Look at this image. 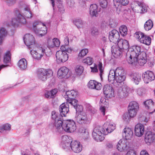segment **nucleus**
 Segmentation results:
<instances>
[{
	"mask_svg": "<svg viewBox=\"0 0 155 155\" xmlns=\"http://www.w3.org/2000/svg\"><path fill=\"white\" fill-rule=\"evenodd\" d=\"M128 63L136 67L143 65L147 62V56L144 51H141V48L133 46L127 51L126 56Z\"/></svg>",
	"mask_w": 155,
	"mask_h": 155,
	"instance_id": "obj_1",
	"label": "nucleus"
},
{
	"mask_svg": "<svg viewBox=\"0 0 155 155\" xmlns=\"http://www.w3.org/2000/svg\"><path fill=\"white\" fill-rule=\"evenodd\" d=\"M103 128L97 125L95 127L92 133L94 139L97 141H101L104 139V135L111 133L116 128L115 124L111 121H107L104 123Z\"/></svg>",
	"mask_w": 155,
	"mask_h": 155,
	"instance_id": "obj_2",
	"label": "nucleus"
},
{
	"mask_svg": "<svg viewBox=\"0 0 155 155\" xmlns=\"http://www.w3.org/2000/svg\"><path fill=\"white\" fill-rule=\"evenodd\" d=\"M38 45H36L32 48H29L30 52L33 58L39 60L42 58L45 54L47 56L48 54L46 52L47 49L45 50L42 47H38Z\"/></svg>",
	"mask_w": 155,
	"mask_h": 155,
	"instance_id": "obj_3",
	"label": "nucleus"
},
{
	"mask_svg": "<svg viewBox=\"0 0 155 155\" xmlns=\"http://www.w3.org/2000/svg\"><path fill=\"white\" fill-rule=\"evenodd\" d=\"M32 29L35 33L42 37L46 33L47 28L41 22L35 21L33 24Z\"/></svg>",
	"mask_w": 155,
	"mask_h": 155,
	"instance_id": "obj_4",
	"label": "nucleus"
},
{
	"mask_svg": "<svg viewBox=\"0 0 155 155\" xmlns=\"http://www.w3.org/2000/svg\"><path fill=\"white\" fill-rule=\"evenodd\" d=\"M16 18H13L11 21V24L14 27L18 26L19 23L25 24L26 20L24 17L20 12L18 9L16 8L14 11Z\"/></svg>",
	"mask_w": 155,
	"mask_h": 155,
	"instance_id": "obj_5",
	"label": "nucleus"
},
{
	"mask_svg": "<svg viewBox=\"0 0 155 155\" xmlns=\"http://www.w3.org/2000/svg\"><path fill=\"white\" fill-rule=\"evenodd\" d=\"M53 72L50 69L40 68L37 72V75L38 78L43 81H46L47 79L53 75Z\"/></svg>",
	"mask_w": 155,
	"mask_h": 155,
	"instance_id": "obj_6",
	"label": "nucleus"
},
{
	"mask_svg": "<svg viewBox=\"0 0 155 155\" xmlns=\"http://www.w3.org/2000/svg\"><path fill=\"white\" fill-rule=\"evenodd\" d=\"M76 121L79 124L85 125L90 124L91 117L84 112H81L78 114L75 117Z\"/></svg>",
	"mask_w": 155,
	"mask_h": 155,
	"instance_id": "obj_7",
	"label": "nucleus"
},
{
	"mask_svg": "<svg viewBox=\"0 0 155 155\" xmlns=\"http://www.w3.org/2000/svg\"><path fill=\"white\" fill-rule=\"evenodd\" d=\"M76 125L74 120H68L64 121L63 130L68 133H73L76 130Z\"/></svg>",
	"mask_w": 155,
	"mask_h": 155,
	"instance_id": "obj_8",
	"label": "nucleus"
},
{
	"mask_svg": "<svg viewBox=\"0 0 155 155\" xmlns=\"http://www.w3.org/2000/svg\"><path fill=\"white\" fill-rule=\"evenodd\" d=\"M115 76L122 77L126 76L124 70L120 68H117L115 70H111L108 76V81L113 82L115 80Z\"/></svg>",
	"mask_w": 155,
	"mask_h": 155,
	"instance_id": "obj_9",
	"label": "nucleus"
},
{
	"mask_svg": "<svg viewBox=\"0 0 155 155\" xmlns=\"http://www.w3.org/2000/svg\"><path fill=\"white\" fill-rule=\"evenodd\" d=\"M135 36L138 38L139 41L141 43L147 45H149L151 44V38L142 32H136L135 34Z\"/></svg>",
	"mask_w": 155,
	"mask_h": 155,
	"instance_id": "obj_10",
	"label": "nucleus"
},
{
	"mask_svg": "<svg viewBox=\"0 0 155 155\" xmlns=\"http://www.w3.org/2000/svg\"><path fill=\"white\" fill-rule=\"evenodd\" d=\"M24 41L25 45L29 48H32L38 44L35 43L33 36L30 34H26L24 37Z\"/></svg>",
	"mask_w": 155,
	"mask_h": 155,
	"instance_id": "obj_11",
	"label": "nucleus"
},
{
	"mask_svg": "<svg viewBox=\"0 0 155 155\" xmlns=\"http://www.w3.org/2000/svg\"><path fill=\"white\" fill-rule=\"evenodd\" d=\"M20 5L23 8L21 12L24 17L28 18H31L32 16V12L31 11L29 5H26L25 2H21L19 3Z\"/></svg>",
	"mask_w": 155,
	"mask_h": 155,
	"instance_id": "obj_12",
	"label": "nucleus"
},
{
	"mask_svg": "<svg viewBox=\"0 0 155 155\" xmlns=\"http://www.w3.org/2000/svg\"><path fill=\"white\" fill-rule=\"evenodd\" d=\"M117 87V94L119 97L123 98L128 95L129 89L126 85H122Z\"/></svg>",
	"mask_w": 155,
	"mask_h": 155,
	"instance_id": "obj_13",
	"label": "nucleus"
},
{
	"mask_svg": "<svg viewBox=\"0 0 155 155\" xmlns=\"http://www.w3.org/2000/svg\"><path fill=\"white\" fill-rule=\"evenodd\" d=\"M57 61L58 63L64 62L68 60V55L67 53L64 51H58L57 52L56 54Z\"/></svg>",
	"mask_w": 155,
	"mask_h": 155,
	"instance_id": "obj_14",
	"label": "nucleus"
},
{
	"mask_svg": "<svg viewBox=\"0 0 155 155\" xmlns=\"http://www.w3.org/2000/svg\"><path fill=\"white\" fill-rule=\"evenodd\" d=\"M142 78L145 83L147 84L154 80L155 76L152 71H147L143 74Z\"/></svg>",
	"mask_w": 155,
	"mask_h": 155,
	"instance_id": "obj_15",
	"label": "nucleus"
},
{
	"mask_svg": "<svg viewBox=\"0 0 155 155\" xmlns=\"http://www.w3.org/2000/svg\"><path fill=\"white\" fill-rule=\"evenodd\" d=\"M62 119H61L57 120L53 122V129L55 131L58 133L63 132V123L64 121Z\"/></svg>",
	"mask_w": 155,
	"mask_h": 155,
	"instance_id": "obj_16",
	"label": "nucleus"
},
{
	"mask_svg": "<svg viewBox=\"0 0 155 155\" xmlns=\"http://www.w3.org/2000/svg\"><path fill=\"white\" fill-rule=\"evenodd\" d=\"M108 37L110 42L116 43L119 41L120 35L118 31L115 29H113L109 32Z\"/></svg>",
	"mask_w": 155,
	"mask_h": 155,
	"instance_id": "obj_17",
	"label": "nucleus"
},
{
	"mask_svg": "<svg viewBox=\"0 0 155 155\" xmlns=\"http://www.w3.org/2000/svg\"><path fill=\"white\" fill-rule=\"evenodd\" d=\"M128 142L124 139H120L118 142L117 145V149L120 152L124 151L127 150Z\"/></svg>",
	"mask_w": 155,
	"mask_h": 155,
	"instance_id": "obj_18",
	"label": "nucleus"
},
{
	"mask_svg": "<svg viewBox=\"0 0 155 155\" xmlns=\"http://www.w3.org/2000/svg\"><path fill=\"white\" fill-rule=\"evenodd\" d=\"M70 146L72 150L74 153H79L82 150V146L80 142L77 141H72Z\"/></svg>",
	"mask_w": 155,
	"mask_h": 155,
	"instance_id": "obj_19",
	"label": "nucleus"
},
{
	"mask_svg": "<svg viewBox=\"0 0 155 155\" xmlns=\"http://www.w3.org/2000/svg\"><path fill=\"white\" fill-rule=\"evenodd\" d=\"M103 93L107 97L110 98L114 97L113 87L108 84L104 86Z\"/></svg>",
	"mask_w": 155,
	"mask_h": 155,
	"instance_id": "obj_20",
	"label": "nucleus"
},
{
	"mask_svg": "<svg viewBox=\"0 0 155 155\" xmlns=\"http://www.w3.org/2000/svg\"><path fill=\"white\" fill-rule=\"evenodd\" d=\"M145 131L143 125L141 124H138L135 127L134 132L135 135L138 137H141L144 134Z\"/></svg>",
	"mask_w": 155,
	"mask_h": 155,
	"instance_id": "obj_21",
	"label": "nucleus"
},
{
	"mask_svg": "<svg viewBox=\"0 0 155 155\" xmlns=\"http://www.w3.org/2000/svg\"><path fill=\"white\" fill-rule=\"evenodd\" d=\"M100 9H98V6L96 4L91 5L90 7V15L91 17H97L98 15Z\"/></svg>",
	"mask_w": 155,
	"mask_h": 155,
	"instance_id": "obj_22",
	"label": "nucleus"
},
{
	"mask_svg": "<svg viewBox=\"0 0 155 155\" xmlns=\"http://www.w3.org/2000/svg\"><path fill=\"white\" fill-rule=\"evenodd\" d=\"M69 105L67 102L63 103L60 106L59 109L60 114L63 116H65V115L69 111Z\"/></svg>",
	"mask_w": 155,
	"mask_h": 155,
	"instance_id": "obj_23",
	"label": "nucleus"
},
{
	"mask_svg": "<svg viewBox=\"0 0 155 155\" xmlns=\"http://www.w3.org/2000/svg\"><path fill=\"white\" fill-rule=\"evenodd\" d=\"M117 45L120 49L122 50H127L130 48H129V45L128 41L126 40L120 39L117 42Z\"/></svg>",
	"mask_w": 155,
	"mask_h": 155,
	"instance_id": "obj_24",
	"label": "nucleus"
},
{
	"mask_svg": "<svg viewBox=\"0 0 155 155\" xmlns=\"http://www.w3.org/2000/svg\"><path fill=\"white\" fill-rule=\"evenodd\" d=\"M122 135L127 140H130L133 137V133L131 129L129 128H125L123 130Z\"/></svg>",
	"mask_w": 155,
	"mask_h": 155,
	"instance_id": "obj_25",
	"label": "nucleus"
},
{
	"mask_svg": "<svg viewBox=\"0 0 155 155\" xmlns=\"http://www.w3.org/2000/svg\"><path fill=\"white\" fill-rule=\"evenodd\" d=\"M123 51V50L119 48L118 46H113L111 48L112 54L115 58H118L121 55Z\"/></svg>",
	"mask_w": 155,
	"mask_h": 155,
	"instance_id": "obj_26",
	"label": "nucleus"
},
{
	"mask_svg": "<svg viewBox=\"0 0 155 155\" xmlns=\"http://www.w3.org/2000/svg\"><path fill=\"white\" fill-rule=\"evenodd\" d=\"M89 88L91 89H95L99 90L101 89V85L100 83L95 81L91 80L87 84Z\"/></svg>",
	"mask_w": 155,
	"mask_h": 155,
	"instance_id": "obj_27",
	"label": "nucleus"
},
{
	"mask_svg": "<svg viewBox=\"0 0 155 155\" xmlns=\"http://www.w3.org/2000/svg\"><path fill=\"white\" fill-rule=\"evenodd\" d=\"M71 141L69 137L67 135H64L61 137V145L64 148L70 146Z\"/></svg>",
	"mask_w": 155,
	"mask_h": 155,
	"instance_id": "obj_28",
	"label": "nucleus"
},
{
	"mask_svg": "<svg viewBox=\"0 0 155 155\" xmlns=\"http://www.w3.org/2000/svg\"><path fill=\"white\" fill-rule=\"evenodd\" d=\"M77 95V92L74 90L67 91L66 93V95L64 97L67 102H68L69 100L72 99L75 97Z\"/></svg>",
	"mask_w": 155,
	"mask_h": 155,
	"instance_id": "obj_29",
	"label": "nucleus"
},
{
	"mask_svg": "<svg viewBox=\"0 0 155 155\" xmlns=\"http://www.w3.org/2000/svg\"><path fill=\"white\" fill-rule=\"evenodd\" d=\"M68 70L65 67L61 68L58 71V75L59 78H62L65 77L67 74Z\"/></svg>",
	"mask_w": 155,
	"mask_h": 155,
	"instance_id": "obj_30",
	"label": "nucleus"
},
{
	"mask_svg": "<svg viewBox=\"0 0 155 155\" xmlns=\"http://www.w3.org/2000/svg\"><path fill=\"white\" fill-rule=\"evenodd\" d=\"M155 139V135L151 132H147L145 135V140L147 143H151Z\"/></svg>",
	"mask_w": 155,
	"mask_h": 155,
	"instance_id": "obj_31",
	"label": "nucleus"
},
{
	"mask_svg": "<svg viewBox=\"0 0 155 155\" xmlns=\"http://www.w3.org/2000/svg\"><path fill=\"white\" fill-rule=\"evenodd\" d=\"M18 65L20 70H24L26 69L27 66V62L25 58H22L18 62Z\"/></svg>",
	"mask_w": 155,
	"mask_h": 155,
	"instance_id": "obj_32",
	"label": "nucleus"
},
{
	"mask_svg": "<svg viewBox=\"0 0 155 155\" xmlns=\"http://www.w3.org/2000/svg\"><path fill=\"white\" fill-rule=\"evenodd\" d=\"M7 33V31L5 28L2 27L0 29V44L2 43Z\"/></svg>",
	"mask_w": 155,
	"mask_h": 155,
	"instance_id": "obj_33",
	"label": "nucleus"
},
{
	"mask_svg": "<svg viewBox=\"0 0 155 155\" xmlns=\"http://www.w3.org/2000/svg\"><path fill=\"white\" fill-rule=\"evenodd\" d=\"M57 92V90L56 89H54L50 91H47L45 94V97L50 99L53 98L54 97V95H55Z\"/></svg>",
	"mask_w": 155,
	"mask_h": 155,
	"instance_id": "obj_34",
	"label": "nucleus"
},
{
	"mask_svg": "<svg viewBox=\"0 0 155 155\" xmlns=\"http://www.w3.org/2000/svg\"><path fill=\"white\" fill-rule=\"evenodd\" d=\"M126 78V76L121 77L115 76V80L117 82V85L118 86L122 85H125L124 84V81Z\"/></svg>",
	"mask_w": 155,
	"mask_h": 155,
	"instance_id": "obj_35",
	"label": "nucleus"
},
{
	"mask_svg": "<svg viewBox=\"0 0 155 155\" xmlns=\"http://www.w3.org/2000/svg\"><path fill=\"white\" fill-rule=\"evenodd\" d=\"M58 113L56 112L55 111H53L51 112V119L53 122L57 120L61 119H62L63 116L60 115Z\"/></svg>",
	"mask_w": 155,
	"mask_h": 155,
	"instance_id": "obj_36",
	"label": "nucleus"
},
{
	"mask_svg": "<svg viewBox=\"0 0 155 155\" xmlns=\"http://www.w3.org/2000/svg\"><path fill=\"white\" fill-rule=\"evenodd\" d=\"M153 24L152 21L150 19H149L146 21L144 25V28L146 31H149L153 27Z\"/></svg>",
	"mask_w": 155,
	"mask_h": 155,
	"instance_id": "obj_37",
	"label": "nucleus"
},
{
	"mask_svg": "<svg viewBox=\"0 0 155 155\" xmlns=\"http://www.w3.org/2000/svg\"><path fill=\"white\" fill-rule=\"evenodd\" d=\"M139 105L138 103L135 101H131L129 104L128 109L138 110Z\"/></svg>",
	"mask_w": 155,
	"mask_h": 155,
	"instance_id": "obj_38",
	"label": "nucleus"
},
{
	"mask_svg": "<svg viewBox=\"0 0 155 155\" xmlns=\"http://www.w3.org/2000/svg\"><path fill=\"white\" fill-rule=\"evenodd\" d=\"M146 108L148 109H151L153 108V103L151 99L147 100L144 102Z\"/></svg>",
	"mask_w": 155,
	"mask_h": 155,
	"instance_id": "obj_39",
	"label": "nucleus"
},
{
	"mask_svg": "<svg viewBox=\"0 0 155 155\" xmlns=\"http://www.w3.org/2000/svg\"><path fill=\"white\" fill-rule=\"evenodd\" d=\"M132 80L137 84H139L141 80V75L139 74H134L132 75Z\"/></svg>",
	"mask_w": 155,
	"mask_h": 155,
	"instance_id": "obj_40",
	"label": "nucleus"
},
{
	"mask_svg": "<svg viewBox=\"0 0 155 155\" xmlns=\"http://www.w3.org/2000/svg\"><path fill=\"white\" fill-rule=\"evenodd\" d=\"M11 60V53L9 51L7 52L5 55L4 58V62L7 64L10 63Z\"/></svg>",
	"mask_w": 155,
	"mask_h": 155,
	"instance_id": "obj_41",
	"label": "nucleus"
},
{
	"mask_svg": "<svg viewBox=\"0 0 155 155\" xmlns=\"http://www.w3.org/2000/svg\"><path fill=\"white\" fill-rule=\"evenodd\" d=\"M75 25L78 28H82L84 27V23L81 19H77L74 21Z\"/></svg>",
	"mask_w": 155,
	"mask_h": 155,
	"instance_id": "obj_42",
	"label": "nucleus"
},
{
	"mask_svg": "<svg viewBox=\"0 0 155 155\" xmlns=\"http://www.w3.org/2000/svg\"><path fill=\"white\" fill-rule=\"evenodd\" d=\"M10 130L11 125L8 124H3L0 127V132H3L4 130Z\"/></svg>",
	"mask_w": 155,
	"mask_h": 155,
	"instance_id": "obj_43",
	"label": "nucleus"
},
{
	"mask_svg": "<svg viewBox=\"0 0 155 155\" xmlns=\"http://www.w3.org/2000/svg\"><path fill=\"white\" fill-rule=\"evenodd\" d=\"M120 32L123 36H125L127 34V27L124 25H122L120 28Z\"/></svg>",
	"mask_w": 155,
	"mask_h": 155,
	"instance_id": "obj_44",
	"label": "nucleus"
},
{
	"mask_svg": "<svg viewBox=\"0 0 155 155\" xmlns=\"http://www.w3.org/2000/svg\"><path fill=\"white\" fill-rule=\"evenodd\" d=\"M113 2L114 5L116 8V12L118 14H120V12L121 8V6H120V3L118 2V0H114Z\"/></svg>",
	"mask_w": 155,
	"mask_h": 155,
	"instance_id": "obj_45",
	"label": "nucleus"
},
{
	"mask_svg": "<svg viewBox=\"0 0 155 155\" xmlns=\"http://www.w3.org/2000/svg\"><path fill=\"white\" fill-rule=\"evenodd\" d=\"M86 110L91 114V115L94 114L96 112V110L89 104L86 105Z\"/></svg>",
	"mask_w": 155,
	"mask_h": 155,
	"instance_id": "obj_46",
	"label": "nucleus"
},
{
	"mask_svg": "<svg viewBox=\"0 0 155 155\" xmlns=\"http://www.w3.org/2000/svg\"><path fill=\"white\" fill-rule=\"evenodd\" d=\"M138 110L128 108V114L130 117L133 118L136 115Z\"/></svg>",
	"mask_w": 155,
	"mask_h": 155,
	"instance_id": "obj_47",
	"label": "nucleus"
},
{
	"mask_svg": "<svg viewBox=\"0 0 155 155\" xmlns=\"http://www.w3.org/2000/svg\"><path fill=\"white\" fill-rule=\"evenodd\" d=\"M84 68L81 66H77L75 69V72L77 75H81L83 72Z\"/></svg>",
	"mask_w": 155,
	"mask_h": 155,
	"instance_id": "obj_48",
	"label": "nucleus"
},
{
	"mask_svg": "<svg viewBox=\"0 0 155 155\" xmlns=\"http://www.w3.org/2000/svg\"><path fill=\"white\" fill-rule=\"evenodd\" d=\"M68 103L70 104L73 106L75 109H76L78 105V101L76 99H70L68 102H67Z\"/></svg>",
	"mask_w": 155,
	"mask_h": 155,
	"instance_id": "obj_49",
	"label": "nucleus"
},
{
	"mask_svg": "<svg viewBox=\"0 0 155 155\" xmlns=\"http://www.w3.org/2000/svg\"><path fill=\"white\" fill-rule=\"evenodd\" d=\"M93 62V59L92 58L87 57L83 60V62L89 65H91Z\"/></svg>",
	"mask_w": 155,
	"mask_h": 155,
	"instance_id": "obj_50",
	"label": "nucleus"
},
{
	"mask_svg": "<svg viewBox=\"0 0 155 155\" xmlns=\"http://www.w3.org/2000/svg\"><path fill=\"white\" fill-rule=\"evenodd\" d=\"M91 35L93 36H96L99 34L97 28L95 27H93L91 28Z\"/></svg>",
	"mask_w": 155,
	"mask_h": 155,
	"instance_id": "obj_51",
	"label": "nucleus"
},
{
	"mask_svg": "<svg viewBox=\"0 0 155 155\" xmlns=\"http://www.w3.org/2000/svg\"><path fill=\"white\" fill-rule=\"evenodd\" d=\"M88 52V50L87 49H83L79 52L78 54L79 56L83 57L86 55Z\"/></svg>",
	"mask_w": 155,
	"mask_h": 155,
	"instance_id": "obj_52",
	"label": "nucleus"
},
{
	"mask_svg": "<svg viewBox=\"0 0 155 155\" xmlns=\"http://www.w3.org/2000/svg\"><path fill=\"white\" fill-rule=\"evenodd\" d=\"M100 103L101 106H104L105 105H107L108 104V100L106 99L104 97H102L100 100Z\"/></svg>",
	"mask_w": 155,
	"mask_h": 155,
	"instance_id": "obj_53",
	"label": "nucleus"
},
{
	"mask_svg": "<svg viewBox=\"0 0 155 155\" xmlns=\"http://www.w3.org/2000/svg\"><path fill=\"white\" fill-rule=\"evenodd\" d=\"M48 47L49 49L50 48H53L54 47V43L53 40H51L50 38L48 39Z\"/></svg>",
	"mask_w": 155,
	"mask_h": 155,
	"instance_id": "obj_54",
	"label": "nucleus"
},
{
	"mask_svg": "<svg viewBox=\"0 0 155 155\" xmlns=\"http://www.w3.org/2000/svg\"><path fill=\"white\" fill-rule=\"evenodd\" d=\"M98 69L100 72V76L101 78L102 77V74L103 73V69L102 67V63L99 62L98 65Z\"/></svg>",
	"mask_w": 155,
	"mask_h": 155,
	"instance_id": "obj_55",
	"label": "nucleus"
},
{
	"mask_svg": "<svg viewBox=\"0 0 155 155\" xmlns=\"http://www.w3.org/2000/svg\"><path fill=\"white\" fill-rule=\"evenodd\" d=\"M100 6L103 8H105L107 7V2L106 0H102L100 2Z\"/></svg>",
	"mask_w": 155,
	"mask_h": 155,
	"instance_id": "obj_56",
	"label": "nucleus"
},
{
	"mask_svg": "<svg viewBox=\"0 0 155 155\" xmlns=\"http://www.w3.org/2000/svg\"><path fill=\"white\" fill-rule=\"evenodd\" d=\"M6 3L9 6L14 5L16 2V0H6Z\"/></svg>",
	"mask_w": 155,
	"mask_h": 155,
	"instance_id": "obj_57",
	"label": "nucleus"
},
{
	"mask_svg": "<svg viewBox=\"0 0 155 155\" xmlns=\"http://www.w3.org/2000/svg\"><path fill=\"white\" fill-rule=\"evenodd\" d=\"M131 118V117H130L129 116H128L127 114H124L123 117V120L126 122H129L130 120V118Z\"/></svg>",
	"mask_w": 155,
	"mask_h": 155,
	"instance_id": "obj_58",
	"label": "nucleus"
},
{
	"mask_svg": "<svg viewBox=\"0 0 155 155\" xmlns=\"http://www.w3.org/2000/svg\"><path fill=\"white\" fill-rule=\"evenodd\" d=\"M54 43V47H58L60 45V41L57 38L53 39Z\"/></svg>",
	"mask_w": 155,
	"mask_h": 155,
	"instance_id": "obj_59",
	"label": "nucleus"
},
{
	"mask_svg": "<svg viewBox=\"0 0 155 155\" xmlns=\"http://www.w3.org/2000/svg\"><path fill=\"white\" fill-rule=\"evenodd\" d=\"M59 11L61 13H63L64 12V7L61 5H59L58 6Z\"/></svg>",
	"mask_w": 155,
	"mask_h": 155,
	"instance_id": "obj_60",
	"label": "nucleus"
},
{
	"mask_svg": "<svg viewBox=\"0 0 155 155\" xmlns=\"http://www.w3.org/2000/svg\"><path fill=\"white\" fill-rule=\"evenodd\" d=\"M126 155H136V154L134 150H130L127 153Z\"/></svg>",
	"mask_w": 155,
	"mask_h": 155,
	"instance_id": "obj_61",
	"label": "nucleus"
},
{
	"mask_svg": "<svg viewBox=\"0 0 155 155\" xmlns=\"http://www.w3.org/2000/svg\"><path fill=\"white\" fill-rule=\"evenodd\" d=\"M137 92L138 94L140 96L142 95L144 93L143 90L141 88L138 89Z\"/></svg>",
	"mask_w": 155,
	"mask_h": 155,
	"instance_id": "obj_62",
	"label": "nucleus"
},
{
	"mask_svg": "<svg viewBox=\"0 0 155 155\" xmlns=\"http://www.w3.org/2000/svg\"><path fill=\"white\" fill-rule=\"evenodd\" d=\"M100 110L101 112L102 113L103 115H104L105 114V106H101L100 107Z\"/></svg>",
	"mask_w": 155,
	"mask_h": 155,
	"instance_id": "obj_63",
	"label": "nucleus"
},
{
	"mask_svg": "<svg viewBox=\"0 0 155 155\" xmlns=\"http://www.w3.org/2000/svg\"><path fill=\"white\" fill-rule=\"evenodd\" d=\"M140 155H149L147 152L145 150H142L140 152Z\"/></svg>",
	"mask_w": 155,
	"mask_h": 155,
	"instance_id": "obj_64",
	"label": "nucleus"
}]
</instances>
